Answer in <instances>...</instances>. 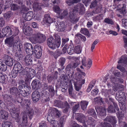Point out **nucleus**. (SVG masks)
<instances>
[{
    "label": "nucleus",
    "instance_id": "ddd939ff",
    "mask_svg": "<svg viewBox=\"0 0 127 127\" xmlns=\"http://www.w3.org/2000/svg\"><path fill=\"white\" fill-rule=\"evenodd\" d=\"M80 58H81L79 57L75 58V62L72 65L71 64L68 65L67 66V67H69L71 68L72 67L74 68H76L80 64Z\"/></svg>",
    "mask_w": 127,
    "mask_h": 127
},
{
    "label": "nucleus",
    "instance_id": "e2e57ef3",
    "mask_svg": "<svg viewBox=\"0 0 127 127\" xmlns=\"http://www.w3.org/2000/svg\"><path fill=\"white\" fill-rule=\"evenodd\" d=\"M98 92V90L97 89L93 90L91 92V94L93 95H96Z\"/></svg>",
    "mask_w": 127,
    "mask_h": 127
},
{
    "label": "nucleus",
    "instance_id": "09e8293b",
    "mask_svg": "<svg viewBox=\"0 0 127 127\" xmlns=\"http://www.w3.org/2000/svg\"><path fill=\"white\" fill-rule=\"evenodd\" d=\"M81 32L85 35H87L89 33V32L87 29L85 28H81Z\"/></svg>",
    "mask_w": 127,
    "mask_h": 127
},
{
    "label": "nucleus",
    "instance_id": "4be33fe9",
    "mask_svg": "<svg viewBox=\"0 0 127 127\" xmlns=\"http://www.w3.org/2000/svg\"><path fill=\"white\" fill-rule=\"evenodd\" d=\"M65 27L64 24L63 23H58L56 25L57 30L59 31H63Z\"/></svg>",
    "mask_w": 127,
    "mask_h": 127
},
{
    "label": "nucleus",
    "instance_id": "9b49d317",
    "mask_svg": "<svg viewBox=\"0 0 127 127\" xmlns=\"http://www.w3.org/2000/svg\"><path fill=\"white\" fill-rule=\"evenodd\" d=\"M5 64L9 66H11L13 64V62L12 59L8 56L5 55L4 57Z\"/></svg>",
    "mask_w": 127,
    "mask_h": 127
},
{
    "label": "nucleus",
    "instance_id": "0eeeda50",
    "mask_svg": "<svg viewBox=\"0 0 127 127\" xmlns=\"http://www.w3.org/2000/svg\"><path fill=\"white\" fill-rule=\"evenodd\" d=\"M25 48L26 52L29 55H31L34 54L33 47L31 44L26 43L25 44Z\"/></svg>",
    "mask_w": 127,
    "mask_h": 127
},
{
    "label": "nucleus",
    "instance_id": "c9c22d12",
    "mask_svg": "<svg viewBox=\"0 0 127 127\" xmlns=\"http://www.w3.org/2000/svg\"><path fill=\"white\" fill-rule=\"evenodd\" d=\"M6 34H8V35H11L12 34V32L10 28L8 26H6L5 29Z\"/></svg>",
    "mask_w": 127,
    "mask_h": 127
},
{
    "label": "nucleus",
    "instance_id": "423d86ee",
    "mask_svg": "<svg viewBox=\"0 0 127 127\" xmlns=\"http://www.w3.org/2000/svg\"><path fill=\"white\" fill-rule=\"evenodd\" d=\"M54 104L56 106L59 108H64V106L65 105V108L63 110L64 113L67 112L68 109L70 108L67 102L63 103L62 102H59L57 100H55Z\"/></svg>",
    "mask_w": 127,
    "mask_h": 127
},
{
    "label": "nucleus",
    "instance_id": "69168bd1",
    "mask_svg": "<svg viewBox=\"0 0 127 127\" xmlns=\"http://www.w3.org/2000/svg\"><path fill=\"white\" fill-rule=\"evenodd\" d=\"M76 36H79L81 37L83 41H85L86 40V37L84 36H82L81 34H78L76 35Z\"/></svg>",
    "mask_w": 127,
    "mask_h": 127
},
{
    "label": "nucleus",
    "instance_id": "393cba45",
    "mask_svg": "<svg viewBox=\"0 0 127 127\" xmlns=\"http://www.w3.org/2000/svg\"><path fill=\"white\" fill-rule=\"evenodd\" d=\"M33 14L32 12L30 11L26 13L25 15V19L26 20L29 21L32 19Z\"/></svg>",
    "mask_w": 127,
    "mask_h": 127
},
{
    "label": "nucleus",
    "instance_id": "7c9ffc66",
    "mask_svg": "<svg viewBox=\"0 0 127 127\" xmlns=\"http://www.w3.org/2000/svg\"><path fill=\"white\" fill-rule=\"evenodd\" d=\"M95 81H93L90 83L88 88L87 90V92H89L90 91L92 88L95 86Z\"/></svg>",
    "mask_w": 127,
    "mask_h": 127
},
{
    "label": "nucleus",
    "instance_id": "2f4dec72",
    "mask_svg": "<svg viewBox=\"0 0 127 127\" xmlns=\"http://www.w3.org/2000/svg\"><path fill=\"white\" fill-rule=\"evenodd\" d=\"M1 113L2 118V119H6L7 118L8 113L7 111L2 110L1 111Z\"/></svg>",
    "mask_w": 127,
    "mask_h": 127
},
{
    "label": "nucleus",
    "instance_id": "37998d69",
    "mask_svg": "<svg viewBox=\"0 0 127 127\" xmlns=\"http://www.w3.org/2000/svg\"><path fill=\"white\" fill-rule=\"evenodd\" d=\"M107 111L109 113H111L114 112L115 111L114 107L112 106L111 105L109 106L107 109Z\"/></svg>",
    "mask_w": 127,
    "mask_h": 127
},
{
    "label": "nucleus",
    "instance_id": "412c9836",
    "mask_svg": "<svg viewBox=\"0 0 127 127\" xmlns=\"http://www.w3.org/2000/svg\"><path fill=\"white\" fill-rule=\"evenodd\" d=\"M65 120V117L64 116L62 117L60 124H58L57 122V124H54L53 127H63L64 125V123Z\"/></svg>",
    "mask_w": 127,
    "mask_h": 127
},
{
    "label": "nucleus",
    "instance_id": "6e6552de",
    "mask_svg": "<svg viewBox=\"0 0 127 127\" xmlns=\"http://www.w3.org/2000/svg\"><path fill=\"white\" fill-rule=\"evenodd\" d=\"M34 53H35L37 58H39L42 54V49L40 46H35L34 47Z\"/></svg>",
    "mask_w": 127,
    "mask_h": 127
},
{
    "label": "nucleus",
    "instance_id": "f8f14e48",
    "mask_svg": "<svg viewBox=\"0 0 127 127\" xmlns=\"http://www.w3.org/2000/svg\"><path fill=\"white\" fill-rule=\"evenodd\" d=\"M118 64L123 65L125 64H127V55H124L122 56L120 58L118 62Z\"/></svg>",
    "mask_w": 127,
    "mask_h": 127
},
{
    "label": "nucleus",
    "instance_id": "c03bdc74",
    "mask_svg": "<svg viewBox=\"0 0 127 127\" xmlns=\"http://www.w3.org/2000/svg\"><path fill=\"white\" fill-rule=\"evenodd\" d=\"M18 72L14 68L11 72L12 76L13 78H15L17 75V73Z\"/></svg>",
    "mask_w": 127,
    "mask_h": 127
},
{
    "label": "nucleus",
    "instance_id": "5701e85b",
    "mask_svg": "<svg viewBox=\"0 0 127 127\" xmlns=\"http://www.w3.org/2000/svg\"><path fill=\"white\" fill-rule=\"evenodd\" d=\"M111 80L115 84V86L116 87V88H117L119 86V83L120 82V80L119 78L116 77H112L111 78Z\"/></svg>",
    "mask_w": 127,
    "mask_h": 127
},
{
    "label": "nucleus",
    "instance_id": "39448f33",
    "mask_svg": "<svg viewBox=\"0 0 127 127\" xmlns=\"http://www.w3.org/2000/svg\"><path fill=\"white\" fill-rule=\"evenodd\" d=\"M24 72L25 74L26 75V78L28 80L30 79H32L35 76L36 72L35 70L32 68L26 67L24 69Z\"/></svg>",
    "mask_w": 127,
    "mask_h": 127
},
{
    "label": "nucleus",
    "instance_id": "f3484780",
    "mask_svg": "<svg viewBox=\"0 0 127 127\" xmlns=\"http://www.w3.org/2000/svg\"><path fill=\"white\" fill-rule=\"evenodd\" d=\"M32 85L33 89L37 90L40 88L41 84L39 81L34 80L32 82Z\"/></svg>",
    "mask_w": 127,
    "mask_h": 127
},
{
    "label": "nucleus",
    "instance_id": "a18cd8bd",
    "mask_svg": "<svg viewBox=\"0 0 127 127\" xmlns=\"http://www.w3.org/2000/svg\"><path fill=\"white\" fill-rule=\"evenodd\" d=\"M100 125L101 127H111L110 125L105 122L101 123Z\"/></svg>",
    "mask_w": 127,
    "mask_h": 127
},
{
    "label": "nucleus",
    "instance_id": "4d7b16f0",
    "mask_svg": "<svg viewBox=\"0 0 127 127\" xmlns=\"http://www.w3.org/2000/svg\"><path fill=\"white\" fill-rule=\"evenodd\" d=\"M121 5V8L119 7V6H120V5H119L118 6V7L120 10H121V12L122 13H123V11H125L126 5L124 4H123Z\"/></svg>",
    "mask_w": 127,
    "mask_h": 127
},
{
    "label": "nucleus",
    "instance_id": "a19ab883",
    "mask_svg": "<svg viewBox=\"0 0 127 127\" xmlns=\"http://www.w3.org/2000/svg\"><path fill=\"white\" fill-rule=\"evenodd\" d=\"M74 85L75 87V89L76 91H78L81 89V85L78 84L77 82L74 83Z\"/></svg>",
    "mask_w": 127,
    "mask_h": 127
},
{
    "label": "nucleus",
    "instance_id": "49530a36",
    "mask_svg": "<svg viewBox=\"0 0 127 127\" xmlns=\"http://www.w3.org/2000/svg\"><path fill=\"white\" fill-rule=\"evenodd\" d=\"M68 13V12L67 10H65L63 11L62 13L61 12L60 13V15H59V16L61 17H64V16L67 15Z\"/></svg>",
    "mask_w": 127,
    "mask_h": 127
},
{
    "label": "nucleus",
    "instance_id": "58836bf2",
    "mask_svg": "<svg viewBox=\"0 0 127 127\" xmlns=\"http://www.w3.org/2000/svg\"><path fill=\"white\" fill-rule=\"evenodd\" d=\"M11 125V123L10 122H4L3 123L2 127H12Z\"/></svg>",
    "mask_w": 127,
    "mask_h": 127
},
{
    "label": "nucleus",
    "instance_id": "f704fd0d",
    "mask_svg": "<svg viewBox=\"0 0 127 127\" xmlns=\"http://www.w3.org/2000/svg\"><path fill=\"white\" fill-rule=\"evenodd\" d=\"M68 86V90L69 91V94L70 95L72 94V91L73 90V88L72 85L71 84V81H70L69 82Z\"/></svg>",
    "mask_w": 127,
    "mask_h": 127
},
{
    "label": "nucleus",
    "instance_id": "774afa93",
    "mask_svg": "<svg viewBox=\"0 0 127 127\" xmlns=\"http://www.w3.org/2000/svg\"><path fill=\"white\" fill-rule=\"evenodd\" d=\"M65 62V59L64 58H61L59 60V62L62 65Z\"/></svg>",
    "mask_w": 127,
    "mask_h": 127
},
{
    "label": "nucleus",
    "instance_id": "f03ea898",
    "mask_svg": "<svg viewBox=\"0 0 127 127\" xmlns=\"http://www.w3.org/2000/svg\"><path fill=\"white\" fill-rule=\"evenodd\" d=\"M46 37L43 34L39 32L34 33L32 36L29 38V39L32 43H41L46 40Z\"/></svg>",
    "mask_w": 127,
    "mask_h": 127
},
{
    "label": "nucleus",
    "instance_id": "79ce46f5",
    "mask_svg": "<svg viewBox=\"0 0 127 127\" xmlns=\"http://www.w3.org/2000/svg\"><path fill=\"white\" fill-rule=\"evenodd\" d=\"M78 2L77 0H67L66 2L68 5H70L74 3H77Z\"/></svg>",
    "mask_w": 127,
    "mask_h": 127
},
{
    "label": "nucleus",
    "instance_id": "2eb2a0df",
    "mask_svg": "<svg viewBox=\"0 0 127 127\" xmlns=\"http://www.w3.org/2000/svg\"><path fill=\"white\" fill-rule=\"evenodd\" d=\"M32 100L36 102L39 100L40 97V95L39 92L37 91H35L33 92L32 95Z\"/></svg>",
    "mask_w": 127,
    "mask_h": 127
},
{
    "label": "nucleus",
    "instance_id": "f257e3e1",
    "mask_svg": "<svg viewBox=\"0 0 127 127\" xmlns=\"http://www.w3.org/2000/svg\"><path fill=\"white\" fill-rule=\"evenodd\" d=\"M47 116L48 120L51 124H57V121H55L53 118L55 117L58 118L61 115V112L55 108L49 109Z\"/></svg>",
    "mask_w": 127,
    "mask_h": 127
},
{
    "label": "nucleus",
    "instance_id": "13d9d810",
    "mask_svg": "<svg viewBox=\"0 0 127 127\" xmlns=\"http://www.w3.org/2000/svg\"><path fill=\"white\" fill-rule=\"evenodd\" d=\"M9 108L10 109V112H12L13 113H15L16 112V109L14 106H13L11 108L10 106Z\"/></svg>",
    "mask_w": 127,
    "mask_h": 127
},
{
    "label": "nucleus",
    "instance_id": "c85d7f7f",
    "mask_svg": "<svg viewBox=\"0 0 127 127\" xmlns=\"http://www.w3.org/2000/svg\"><path fill=\"white\" fill-rule=\"evenodd\" d=\"M120 64H118L117 66V68L120 70V71L124 73V74L127 75V71L123 67H122Z\"/></svg>",
    "mask_w": 127,
    "mask_h": 127
},
{
    "label": "nucleus",
    "instance_id": "b1692460",
    "mask_svg": "<svg viewBox=\"0 0 127 127\" xmlns=\"http://www.w3.org/2000/svg\"><path fill=\"white\" fill-rule=\"evenodd\" d=\"M24 61L27 65L31 64L32 62V57L30 55L26 56L25 58Z\"/></svg>",
    "mask_w": 127,
    "mask_h": 127
},
{
    "label": "nucleus",
    "instance_id": "ea45409f",
    "mask_svg": "<svg viewBox=\"0 0 127 127\" xmlns=\"http://www.w3.org/2000/svg\"><path fill=\"white\" fill-rule=\"evenodd\" d=\"M74 52L76 53L79 54L81 52V49L80 46H78L75 47Z\"/></svg>",
    "mask_w": 127,
    "mask_h": 127
},
{
    "label": "nucleus",
    "instance_id": "de8ad7c7",
    "mask_svg": "<svg viewBox=\"0 0 127 127\" xmlns=\"http://www.w3.org/2000/svg\"><path fill=\"white\" fill-rule=\"evenodd\" d=\"M19 90L20 93L23 96H25L27 95V93L24 88H22V89H19Z\"/></svg>",
    "mask_w": 127,
    "mask_h": 127
},
{
    "label": "nucleus",
    "instance_id": "bb28decb",
    "mask_svg": "<svg viewBox=\"0 0 127 127\" xmlns=\"http://www.w3.org/2000/svg\"><path fill=\"white\" fill-rule=\"evenodd\" d=\"M10 93L11 94L13 95H16L19 92L18 89L15 87H12L9 89Z\"/></svg>",
    "mask_w": 127,
    "mask_h": 127
},
{
    "label": "nucleus",
    "instance_id": "dca6fc26",
    "mask_svg": "<svg viewBox=\"0 0 127 127\" xmlns=\"http://www.w3.org/2000/svg\"><path fill=\"white\" fill-rule=\"evenodd\" d=\"M22 125L23 127L27 126L28 125L27 121V116L26 112L24 113V115L22 117Z\"/></svg>",
    "mask_w": 127,
    "mask_h": 127
},
{
    "label": "nucleus",
    "instance_id": "052dcab7",
    "mask_svg": "<svg viewBox=\"0 0 127 127\" xmlns=\"http://www.w3.org/2000/svg\"><path fill=\"white\" fill-rule=\"evenodd\" d=\"M15 120L16 122H19L20 121V118L19 117V115L18 113L15 114Z\"/></svg>",
    "mask_w": 127,
    "mask_h": 127
},
{
    "label": "nucleus",
    "instance_id": "338daca9",
    "mask_svg": "<svg viewBox=\"0 0 127 127\" xmlns=\"http://www.w3.org/2000/svg\"><path fill=\"white\" fill-rule=\"evenodd\" d=\"M97 3V2L95 1H93L90 6V8H92L93 7L95 6L96 5Z\"/></svg>",
    "mask_w": 127,
    "mask_h": 127
},
{
    "label": "nucleus",
    "instance_id": "680f3d73",
    "mask_svg": "<svg viewBox=\"0 0 127 127\" xmlns=\"http://www.w3.org/2000/svg\"><path fill=\"white\" fill-rule=\"evenodd\" d=\"M114 74L118 77H119L120 75V72L118 70H115L114 71Z\"/></svg>",
    "mask_w": 127,
    "mask_h": 127
},
{
    "label": "nucleus",
    "instance_id": "6ab92c4d",
    "mask_svg": "<svg viewBox=\"0 0 127 127\" xmlns=\"http://www.w3.org/2000/svg\"><path fill=\"white\" fill-rule=\"evenodd\" d=\"M23 31L24 33L26 35L29 36H32V34H33L32 29L29 27H28L26 29H24Z\"/></svg>",
    "mask_w": 127,
    "mask_h": 127
},
{
    "label": "nucleus",
    "instance_id": "c756f323",
    "mask_svg": "<svg viewBox=\"0 0 127 127\" xmlns=\"http://www.w3.org/2000/svg\"><path fill=\"white\" fill-rule=\"evenodd\" d=\"M41 3H38L37 2H36L34 3L33 7L34 9L38 10L41 9Z\"/></svg>",
    "mask_w": 127,
    "mask_h": 127
},
{
    "label": "nucleus",
    "instance_id": "8fccbe9b",
    "mask_svg": "<svg viewBox=\"0 0 127 127\" xmlns=\"http://www.w3.org/2000/svg\"><path fill=\"white\" fill-rule=\"evenodd\" d=\"M28 113L29 116L30 118L33 115V110L31 109H30L28 110V112H27V113Z\"/></svg>",
    "mask_w": 127,
    "mask_h": 127
},
{
    "label": "nucleus",
    "instance_id": "4468645a",
    "mask_svg": "<svg viewBox=\"0 0 127 127\" xmlns=\"http://www.w3.org/2000/svg\"><path fill=\"white\" fill-rule=\"evenodd\" d=\"M55 20L54 18H51L50 15L48 14L45 15L43 19L44 22L46 23L50 24L53 23Z\"/></svg>",
    "mask_w": 127,
    "mask_h": 127
},
{
    "label": "nucleus",
    "instance_id": "bf43d9fd",
    "mask_svg": "<svg viewBox=\"0 0 127 127\" xmlns=\"http://www.w3.org/2000/svg\"><path fill=\"white\" fill-rule=\"evenodd\" d=\"M18 8V7L16 4H13L11 6V9L14 10H15L17 9Z\"/></svg>",
    "mask_w": 127,
    "mask_h": 127
},
{
    "label": "nucleus",
    "instance_id": "864d4df0",
    "mask_svg": "<svg viewBox=\"0 0 127 127\" xmlns=\"http://www.w3.org/2000/svg\"><path fill=\"white\" fill-rule=\"evenodd\" d=\"M122 21L125 28L127 29V20L125 19H123Z\"/></svg>",
    "mask_w": 127,
    "mask_h": 127
},
{
    "label": "nucleus",
    "instance_id": "aec40b11",
    "mask_svg": "<svg viewBox=\"0 0 127 127\" xmlns=\"http://www.w3.org/2000/svg\"><path fill=\"white\" fill-rule=\"evenodd\" d=\"M105 122H109L113 125L116 124L117 122L116 119L114 117L112 116H108L104 120Z\"/></svg>",
    "mask_w": 127,
    "mask_h": 127
},
{
    "label": "nucleus",
    "instance_id": "a878e982",
    "mask_svg": "<svg viewBox=\"0 0 127 127\" xmlns=\"http://www.w3.org/2000/svg\"><path fill=\"white\" fill-rule=\"evenodd\" d=\"M53 10L59 16L60 15V13L62 11V10L60 9L59 7L57 6H54L53 7Z\"/></svg>",
    "mask_w": 127,
    "mask_h": 127
},
{
    "label": "nucleus",
    "instance_id": "4c0bfd02",
    "mask_svg": "<svg viewBox=\"0 0 127 127\" xmlns=\"http://www.w3.org/2000/svg\"><path fill=\"white\" fill-rule=\"evenodd\" d=\"M88 63L87 64H85V65H84V66L86 67L88 69H89L90 68L92 65V60L90 59H89L88 60Z\"/></svg>",
    "mask_w": 127,
    "mask_h": 127
},
{
    "label": "nucleus",
    "instance_id": "20e7f679",
    "mask_svg": "<svg viewBox=\"0 0 127 127\" xmlns=\"http://www.w3.org/2000/svg\"><path fill=\"white\" fill-rule=\"evenodd\" d=\"M80 5V4H78L77 5L75 6L73 12H70V18L71 19V21L73 23L78 21V19L77 18L76 15L74 14L75 13L74 10H75L76 11H79L81 8Z\"/></svg>",
    "mask_w": 127,
    "mask_h": 127
},
{
    "label": "nucleus",
    "instance_id": "1a4fd4ad",
    "mask_svg": "<svg viewBox=\"0 0 127 127\" xmlns=\"http://www.w3.org/2000/svg\"><path fill=\"white\" fill-rule=\"evenodd\" d=\"M96 110L98 115L103 117L106 116V114L105 110L103 107H98L96 108Z\"/></svg>",
    "mask_w": 127,
    "mask_h": 127
},
{
    "label": "nucleus",
    "instance_id": "3c124183",
    "mask_svg": "<svg viewBox=\"0 0 127 127\" xmlns=\"http://www.w3.org/2000/svg\"><path fill=\"white\" fill-rule=\"evenodd\" d=\"M88 113L90 115L95 116L96 114L95 110L93 109H89L88 111Z\"/></svg>",
    "mask_w": 127,
    "mask_h": 127
},
{
    "label": "nucleus",
    "instance_id": "72a5a7b5",
    "mask_svg": "<svg viewBox=\"0 0 127 127\" xmlns=\"http://www.w3.org/2000/svg\"><path fill=\"white\" fill-rule=\"evenodd\" d=\"M2 60L0 59V69L1 70L4 71L6 69V66L3 64Z\"/></svg>",
    "mask_w": 127,
    "mask_h": 127
},
{
    "label": "nucleus",
    "instance_id": "603ef678",
    "mask_svg": "<svg viewBox=\"0 0 127 127\" xmlns=\"http://www.w3.org/2000/svg\"><path fill=\"white\" fill-rule=\"evenodd\" d=\"M98 42L97 40H95L92 44L91 48V50L92 52L93 51V49H94L95 45L98 43Z\"/></svg>",
    "mask_w": 127,
    "mask_h": 127
},
{
    "label": "nucleus",
    "instance_id": "5fc2aeb1",
    "mask_svg": "<svg viewBox=\"0 0 127 127\" xmlns=\"http://www.w3.org/2000/svg\"><path fill=\"white\" fill-rule=\"evenodd\" d=\"M23 104H22L23 106L25 105L26 106H28V105L30 104V103L29 101L28 100H25L23 101Z\"/></svg>",
    "mask_w": 127,
    "mask_h": 127
},
{
    "label": "nucleus",
    "instance_id": "7ed1b4c3",
    "mask_svg": "<svg viewBox=\"0 0 127 127\" xmlns=\"http://www.w3.org/2000/svg\"><path fill=\"white\" fill-rule=\"evenodd\" d=\"M56 41L52 37L48 38L47 40V44L49 47L52 49H54L58 48L61 44L60 38L59 37H56Z\"/></svg>",
    "mask_w": 127,
    "mask_h": 127
},
{
    "label": "nucleus",
    "instance_id": "473e14b6",
    "mask_svg": "<svg viewBox=\"0 0 127 127\" xmlns=\"http://www.w3.org/2000/svg\"><path fill=\"white\" fill-rule=\"evenodd\" d=\"M75 103V102H72L70 103V104L72 105H74V106L73 108L72 109L73 112H74L77 110L79 106V104H74Z\"/></svg>",
    "mask_w": 127,
    "mask_h": 127
},
{
    "label": "nucleus",
    "instance_id": "e433bc0d",
    "mask_svg": "<svg viewBox=\"0 0 127 127\" xmlns=\"http://www.w3.org/2000/svg\"><path fill=\"white\" fill-rule=\"evenodd\" d=\"M106 33L107 34H112L114 36H116L118 35L117 33L116 32L111 30L106 31Z\"/></svg>",
    "mask_w": 127,
    "mask_h": 127
},
{
    "label": "nucleus",
    "instance_id": "0e129e2a",
    "mask_svg": "<svg viewBox=\"0 0 127 127\" xmlns=\"http://www.w3.org/2000/svg\"><path fill=\"white\" fill-rule=\"evenodd\" d=\"M4 24V22L3 18H0V26H3Z\"/></svg>",
    "mask_w": 127,
    "mask_h": 127
},
{
    "label": "nucleus",
    "instance_id": "9d476101",
    "mask_svg": "<svg viewBox=\"0 0 127 127\" xmlns=\"http://www.w3.org/2000/svg\"><path fill=\"white\" fill-rule=\"evenodd\" d=\"M14 68L19 73L25 74V72H24V69L19 63H17L14 65Z\"/></svg>",
    "mask_w": 127,
    "mask_h": 127
},
{
    "label": "nucleus",
    "instance_id": "cd10ccee",
    "mask_svg": "<svg viewBox=\"0 0 127 127\" xmlns=\"http://www.w3.org/2000/svg\"><path fill=\"white\" fill-rule=\"evenodd\" d=\"M88 104V102L86 101H81L80 103V105L82 109L83 110L85 109Z\"/></svg>",
    "mask_w": 127,
    "mask_h": 127
},
{
    "label": "nucleus",
    "instance_id": "6e6d98bb",
    "mask_svg": "<svg viewBox=\"0 0 127 127\" xmlns=\"http://www.w3.org/2000/svg\"><path fill=\"white\" fill-rule=\"evenodd\" d=\"M104 21L108 24H113V22L111 20L108 18L105 19L104 20Z\"/></svg>",
    "mask_w": 127,
    "mask_h": 127
},
{
    "label": "nucleus",
    "instance_id": "a211bd4d",
    "mask_svg": "<svg viewBox=\"0 0 127 127\" xmlns=\"http://www.w3.org/2000/svg\"><path fill=\"white\" fill-rule=\"evenodd\" d=\"M76 119L78 121L81 123H84L85 122V118L82 114L78 113L76 115Z\"/></svg>",
    "mask_w": 127,
    "mask_h": 127
}]
</instances>
